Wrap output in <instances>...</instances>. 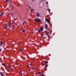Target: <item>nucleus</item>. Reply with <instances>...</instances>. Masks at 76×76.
<instances>
[{
    "mask_svg": "<svg viewBox=\"0 0 76 76\" xmlns=\"http://www.w3.org/2000/svg\"><path fill=\"white\" fill-rule=\"evenodd\" d=\"M32 1L33 2L34 1V0H32Z\"/></svg>",
    "mask_w": 76,
    "mask_h": 76,
    "instance_id": "nucleus-36",
    "label": "nucleus"
},
{
    "mask_svg": "<svg viewBox=\"0 0 76 76\" xmlns=\"http://www.w3.org/2000/svg\"><path fill=\"white\" fill-rule=\"evenodd\" d=\"M50 28H48V29L47 28V30H48V31H49V30H50Z\"/></svg>",
    "mask_w": 76,
    "mask_h": 76,
    "instance_id": "nucleus-24",
    "label": "nucleus"
},
{
    "mask_svg": "<svg viewBox=\"0 0 76 76\" xmlns=\"http://www.w3.org/2000/svg\"><path fill=\"white\" fill-rule=\"evenodd\" d=\"M41 76H44V74L42 73V75H41Z\"/></svg>",
    "mask_w": 76,
    "mask_h": 76,
    "instance_id": "nucleus-16",
    "label": "nucleus"
},
{
    "mask_svg": "<svg viewBox=\"0 0 76 76\" xmlns=\"http://www.w3.org/2000/svg\"><path fill=\"white\" fill-rule=\"evenodd\" d=\"M28 7H29V8L30 9H31V7H30L29 6H28Z\"/></svg>",
    "mask_w": 76,
    "mask_h": 76,
    "instance_id": "nucleus-28",
    "label": "nucleus"
},
{
    "mask_svg": "<svg viewBox=\"0 0 76 76\" xmlns=\"http://www.w3.org/2000/svg\"><path fill=\"white\" fill-rule=\"evenodd\" d=\"M25 25V23L23 22V25Z\"/></svg>",
    "mask_w": 76,
    "mask_h": 76,
    "instance_id": "nucleus-29",
    "label": "nucleus"
},
{
    "mask_svg": "<svg viewBox=\"0 0 76 76\" xmlns=\"http://www.w3.org/2000/svg\"><path fill=\"white\" fill-rule=\"evenodd\" d=\"M28 67H29V65H28Z\"/></svg>",
    "mask_w": 76,
    "mask_h": 76,
    "instance_id": "nucleus-33",
    "label": "nucleus"
},
{
    "mask_svg": "<svg viewBox=\"0 0 76 76\" xmlns=\"http://www.w3.org/2000/svg\"><path fill=\"white\" fill-rule=\"evenodd\" d=\"M20 50L21 52H22V50L20 49Z\"/></svg>",
    "mask_w": 76,
    "mask_h": 76,
    "instance_id": "nucleus-23",
    "label": "nucleus"
},
{
    "mask_svg": "<svg viewBox=\"0 0 76 76\" xmlns=\"http://www.w3.org/2000/svg\"><path fill=\"white\" fill-rule=\"evenodd\" d=\"M21 73V72H19V74H20Z\"/></svg>",
    "mask_w": 76,
    "mask_h": 76,
    "instance_id": "nucleus-31",
    "label": "nucleus"
},
{
    "mask_svg": "<svg viewBox=\"0 0 76 76\" xmlns=\"http://www.w3.org/2000/svg\"><path fill=\"white\" fill-rule=\"evenodd\" d=\"M23 32H25V29H23V31H22Z\"/></svg>",
    "mask_w": 76,
    "mask_h": 76,
    "instance_id": "nucleus-14",
    "label": "nucleus"
},
{
    "mask_svg": "<svg viewBox=\"0 0 76 76\" xmlns=\"http://www.w3.org/2000/svg\"><path fill=\"white\" fill-rule=\"evenodd\" d=\"M31 10V11H34V9H31V10Z\"/></svg>",
    "mask_w": 76,
    "mask_h": 76,
    "instance_id": "nucleus-22",
    "label": "nucleus"
},
{
    "mask_svg": "<svg viewBox=\"0 0 76 76\" xmlns=\"http://www.w3.org/2000/svg\"><path fill=\"white\" fill-rule=\"evenodd\" d=\"M9 0H5L6 2H9Z\"/></svg>",
    "mask_w": 76,
    "mask_h": 76,
    "instance_id": "nucleus-15",
    "label": "nucleus"
},
{
    "mask_svg": "<svg viewBox=\"0 0 76 76\" xmlns=\"http://www.w3.org/2000/svg\"><path fill=\"white\" fill-rule=\"evenodd\" d=\"M48 64H47L45 66V67L46 68V67H48Z\"/></svg>",
    "mask_w": 76,
    "mask_h": 76,
    "instance_id": "nucleus-11",
    "label": "nucleus"
},
{
    "mask_svg": "<svg viewBox=\"0 0 76 76\" xmlns=\"http://www.w3.org/2000/svg\"><path fill=\"white\" fill-rule=\"evenodd\" d=\"M15 25H17V24H15Z\"/></svg>",
    "mask_w": 76,
    "mask_h": 76,
    "instance_id": "nucleus-41",
    "label": "nucleus"
},
{
    "mask_svg": "<svg viewBox=\"0 0 76 76\" xmlns=\"http://www.w3.org/2000/svg\"><path fill=\"white\" fill-rule=\"evenodd\" d=\"M41 35H42V36H44V34H41Z\"/></svg>",
    "mask_w": 76,
    "mask_h": 76,
    "instance_id": "nucleus-32",
    "label": "nucleus"
},
{
    "mask_svg": "<svg viewBox=\"0 0 76 76\" xmlns=\"http://www.w3.org/2000/svg\"><path fill=\"white\" fill-rule=\"evenodd\" d=\"M4 29H7V27H6V26H5L4 27Z\"/></svg>",
    "mask_w": 76,
    "mask_h": 76,
    "instance_id": "nucleus-12",
    "label": "nucleus"
},
{
    "mask_svg": "<svg viewBox=\"0 0 76 76\" xmlns=\"http://www.w3.org/2000/svg\"><path fill=\"white\" fill-rule=\"evenodd\" d=\"M47 10H48V11H49V12H50V10L49 9H48Z\"/></svg>",
    "mask_w": 76,
    "mask_h": 76,
    "instance_id": "nucleus-21",
    "label": "nucleus"
},
{
    "mask_svg": "<svg viewBox=\"0 0 76 76\" xmlns=\"http://www.w3.org/2000/svg\"><path fill=\"white\" fill-rule=\"evenodd\" d=\"M46 34H47V35H48V33H46Z\"/></svg>",
    "mask_w": 76,
    "mask_h": 76,
    "instance_id": "nucleus-38",
    "label": "nucleus"
},
{
    "mask_svg": "<svg viewBox=\"0 0 76 76\" xmlns=\"http://www.w3.org/2000/svg\"><path fill=\"white\" fill-rule=\"evenodd\" d=\"M42 0V1H44V0H45V1H46V0Z\"/></svg>",
    "mask_w": 76,
    "mask_h": 76,
    "instance_id": "nucleus-34",
    "label": "nucleus"
},
{
    "mask_svg": "<svg viewBox=\"0 0 76 76\" xmlns=\"http://www.w3.org/2000/svg\"><path fill=\"white\" fill-rule=\"evenodd\" d=\"M0 74H1V76H4V75H3V73H2V72H1L0 73Z\"/></svg>",
    "mask_w": 76,
    "mask_h": 76,
    "instance_id": "nucleus-7",
    "label": "nucleus"
},
{
    "mask_svg": "<svg viewBox=\"0 0 76 76\" xmlns=\"http://www.w3.org/2000/svg\"><path fill=\"white\" fill-rule=\"evenodd\" d=\"M14 45H15V44H14Z\"/></svg>",
    "mask_w": 76,
    "mask_h": 76,
    "instance_id": "nucleus-39",
    "label": "nucleus"
},
{
    "mask_svg": "<svg viewBox=\"0 0 76 76\" xmlns=\"http://www.w3.org/2000/svg\"><path fill=\"white\" fill-rule=\"evenodd\" d=\"M3 66L4 67V66H5V64H3Z\"/></svg>",
    "mask_w": 76,
    "mask_h": 76,
    "instance_id": "nucleus-25",
    "label": "nucleus"
},
{
    "mask_svg": "<svg viewBox=\"0 0 76 76\" xmlns=\"http://www.w3.org/2000/svg\"><path fill=\"white\" fill-rule=\"evenodd\" d=\"M40 75H41V73H39Z\"/></svg>",
    "mask_w": 76,
    "mask_h": 76,
    "instance_id": "nucleus-40",
    "label": "nucleus"
},
{
    "mask_svg": "<svg viewBox=\"0 0 76 76\" xmlns=\"http://www.w3.org/2000/svg\"><path fill=\"white\" fill-rule=\"evenodd\" d=\"M45 27L46 29H47L48 28V26H47V25H45Z\"/></svg>",
    "mask_w": 76,
    "mask_h": 76,
    "instance_id": "nucleus-6",
    "label": "nucleus"
},
{
    "mask_svg": "<svg viewBox=\"0 0 76 76\" xmlns=\"http://www.w3.org/2000/svg\"><path fill=\"white\" fill-rule=\"evenodd\" d=\"M4 13V12H3L1 13L0 14L1 16H3V14Z\"/></svg>",
    "mask_w": 76,
    "mask_h": 76,
    "instance_id": "nucleus-3",
    "label": "nucleus"
},
{
    "mask_svg": "<svg viewBox=\"0 0 76 76\" xmlns=\"http://www.w3.org/2000/svg\"><path fill=\"white\" fill-rule=\"evenodd\" d=\"M0 43L1 44V45H2V44H3V43L2 42H0Z\"/></svg>",
    "mask_w": 76,
    "mask_h": 76,
    "instance_id": "nucleus-18",
    "label": "nucleus"
},
{
    "mask_svg": "<svg viewBox=\"0 0 76 76\" xmlns=\"http://www.w3.org/2000/svg\"><path fill=\"white\" fill-rule=\"evenodd\" d=\"M32 64V63H31L30 64H29L28 65L29 66H31V65Z\"/></svg>",
    "mask_w": 76,
    "mask_h": 76,
    "instance_id": "nucleus-13",
    "label": "nucleus"
},
{
    "mask_svg": "<svg viewBox=\"0 0 76 76\" xmlns=\"http://www.w3.org/2000/svg\"><path fill=\"white\" fill-rule=\"evenodd\" d=\"M9 68H10V69H11V70H13L12 68V67H11V66H9Z\"/></svg>",
    "mask_w": 76,
    "mask_h": 76,
    "instance_id": "nucleus-9",
    "label": "nucleus"
},
{
    "mask_svg": "<svg viewBox=\"0 0 76 76\" xmlns=\"http://www.w3.org/2000/svg\"><path fill=\"white\" fill-rule=\"evenodd\" d=\"M37 17H39V13L37 12Z\"/></svg>",
    "mask_w": 76,
    "mask_h": 76,
    "instance_id": "nucleus-5",
    "label": "nucleus"
},
{
    "mask_svg": "<svg viewBox=\"0 0 76 76\" xmlns=\"http://www.w3.org/2000/svg\"><path fill=\"white\" fill-rule=\"evenodd\" d=\"M48 1H47L45 2V4H48Z\"/></svg>",
    "mask_w": 76,
    "mask_h": 76,
    "instance_id": "nucleus-19",
    "label": "nucleus"
},
{
    "mask_svg": "<svg viewBox=\"0 0 76 76\" xmlns=\"http://www.w3.org/2000/svg\"><path fill=\"white\" fill-rule=\"evenodd\" d=\"M48 23H50V21L49 20H48Z\"/></svg>",
    "mask_w": 76,
    "mask_h": 76,
    "instance_id": "nucleus-10",
    "label": "nucleus"
},
{
    "mask_svg": "<svg viewBox=\"0 0 76 76\" xmlns=\"http://www.w3.org/2000/svg\"><path fill=\"white\" fill-rule=\"evenodd\" d=\"M11 15H13V12H12Z\"/></svg>",
    "mask_w": 76,
    "mask_h": 76,
    "instance_id": "nucleus-35",
    "label": "nucleus"
},
{
    "mask_svg": "<svg viewBox=\"0 0 76 76\" xmlns=\"http://www.w3.org/2000/svg\"><path fill=\"white\" fill-rule=\"evenodd\" d=\"M47 35L49 38H50V36H49V35H48V34H47Z\"/></svg>",
    "mask_w": 76,
    "mask_h": 76,
    "instance_id": "nucleus-20",
    "label": "nucleus"
},
{
    "mask_svg": "<svg viewBox=\"0 0 76 76\" xmlns=\"http://www.w3.org/2000/svg\"><path fill=\"white\" fill-rule=\"evenodd\" d=\"M20 4L19 3V4H18V6H20Z\"/></svg>",
    "mask_w": 76,
    "mask_h": 76,
    "instance_id": "nucleus-30",
    "label": "nucleus"
},
{
    "mask_svg": "<svg viewBox=\"0 0 76 76\" xmlns=\"http://www.w3.org/2000/svg\"><path fill=\"white\" fill-rule=\"evenodd\" d=\"M2 51V49H0V51Z\"/></svg>",
    "mask_w": 76,
    "mask_h": 76,
    "instance_id": "nucleus-27",
    "label": "nucleus"
},
{
    "mask_svg": "<svg viewBox=\"0 0 76 76\" xmlns=\"http://www.w3.org/2000/svg\"><path fill=\"white\" fill-rule=\"evenodd\" d=\"M43 30H44V28L41 27L40 28V29H39L38 30V31L40 33L41 32V31H43Z\"/></svg>",
    "mask_w": 76,
    "mask_h": 76,
    "instance_id": "nucleus-2",
    "label": "nucleus"
},
{
    "mask_svg": "<svg viewBox=\"0 0 76 76\" xmlns=\"http://www.w3.org/2000/svg\"><path fill=\"white\" fill-rule=\"evenodd\" d=\"M44 63H46V64H48V61H44Z\"/></svg>",
    "mask_w": 76,
    "mask_h": 76,
    "instance_id": "nucleus-8",
    "label": "nucleus"
},
{
    "mask_svg": "<svg viewBox=\"0 0 76 76\" xmlns=\"http://www.w3.org/2000/svg\"><path fill=\"white\" fill-rule=\"evenodd\" d=\"M12 9H14V7L12 8Z\"/></svg>",
    "mask_w": 76,
    "mask_h": 76,
    "instance_id": "nucleus-37",
    "label": "nucleus"
},
{
    "mask_svg": "<svg viewBox=\"0 0 76 76\" xmlns=\"http://www.w3.org/2000/svg\"><path fill=\"white\" fill-rule=\"evenodd\" d=\"M48 19H45V20H46V21H48Z\"/></svg>",
    "mask_w": 76,
    "mask_h": 76,
    "instance_id": "nucleus-17",
    "label": "nucleus"
},
{
    "mask_svg": "<svg viewBox=\"0 0 76 76\" xmlns=\"http://www.w3.org/2000/svg\"><path fill=\"white\" fill-rule=\"evenodd\" d=\"M8 25L9 28H10V27H11V23L10 22L9 23Z\"/></svg>",
    "mask_w": 76,
    "mask_h": 76,
    "instance_id": "nucleus-4",
    "label": "nucleus"
},
{
    "mask_svg": "<svg viewBox=\"0 0 76 76\" xmlns=\"http://www.w3.org/2000/svg\"><path fill=\"white\" fill-rule=\"evenodd\" d=\"M34 20L36 22H40L41 21V20L40 19H35Z\"/></svg>",
    "mask_w": 76,
    "mask_h": 76,
    "instance_id": "nucleus-1",
    "label": "nucleus"
},
{
    "mask_svg": "<svg viewBox=\"0 0 76 76\" xmlns=\"http://www.w3.org/2000/svg\"><path fill=\"white\" fill-rule=\"evenodd\" d=\"M27 22H26V21H25V22H24V23H27Z\"/></svg>",
    "mask_w": 76,
    "mask_h": 76,
    "instance_id": "nucleus-26",
    "label": "nucleus"
}]
</instances>
